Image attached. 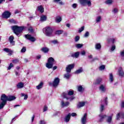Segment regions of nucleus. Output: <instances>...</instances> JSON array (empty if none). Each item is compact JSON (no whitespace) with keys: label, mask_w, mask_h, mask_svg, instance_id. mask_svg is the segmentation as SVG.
Wrapping results in <instances>:
<instances>
[{"label":"nucleus","mask_w":124,"mask_h":124,"mask_svg":"<svg viewBox=\"0 0 124 124\" xmlns=\"http://www.w3.org/2000/svg\"><path fill=\"white\" fill-rule=\"evenodd\" d=\"M16 99V97H15V96H6L5 94H2L0 97L1 102H0V110L3 109V107L6 105V102H7V101H13V100H15Z\"/></svg>","instance_id":"obj_1"},{"label":"nucleus","mask_w":124,"mask_h":124,"mask_svg":"<svg viewBox=\"0 0 124 124\" xmlns=\"http://www.w3.org/2000/svg\"><path fill=\"white\" fill-rule=\"evenodd\" d=\"M74 94V91H69L67 93L65 92L63 93L62 96H63V98H66V99L67 100H69L70 101H72V100L75 98L74 96H71L73 95Z\"/></svg>","instance_id":"obj_2"},{"label":"nucleus","mask_w":124,"mask_h":124,"mask_svg":"<svg viewBox=\"0 0 124 124\" xmlns=\"http://www.w3.org/2000/svg\"><path fill=\"white\" fill-rule=\"evenodd\" d=\"M26 27L25 26H20L19 27L17 25L13 26L12 27V29L13 31H14V32L16 34V35H19L25 29H26Z\"/></svg>","instance_id":"obj_3"},{"label":"nucleus","mask_w":124,"mask_h":124,"mask_svg":"<svg viewBox=\"0 0 124 124\" xmlns=\"http://www.w3.org/2000/svg\"><path fill=\"white\" fill-rule=\"evenodd\" d=\"M43 32H44L46 36H52L53 29L50 27H46L43 29Z\"/></svg>","instance_id":"obj_4"},{"label":"nucleus","mask_w":124,"mask_h":124,"mask_svg":"<svg viewBox=\"0 0 124 124\" xmlns=\"http://www.w3.org/2000/svg\"><path fill=\"white\" fill-rule=\"evenodd\" d=\"M54 62H55V59L52 57H50L48 58L47 62L46 63V67L50 69V68H53V65H54Z\"/></svg>","instance_id":"obj_5"},{"label":"nucleus","mask_w":124,"mask_h":124,"mask_svg":"<svg viewBox=\"0 0 124 124\" xmlns=\"http://www.w3.org/2000/svg\"><path fill=\"white\" fill-rule=\"evenodd\" d=\"M108 104V98L106 97L104 98L103 100L101 102V107L100 108V110L101 112H102L104 110V107L107 106Z\"/></svg>","instance_id":"obj_6"},{"label":"nucleus","mask_w":124,"mask_h":124,"mask_svg":"<svg viewBox=\"0 0 124 124\" xmlns=\"http://www.w3.org/2000/svg\"><path fill=\"white\" fill-rule=\"evenodd\" d=\"M60 84V78H56L54 79L53 82H49V85L50 87H53L54 88H57Z\"/></svg>","instance_id":"obj_7"},{"label":"nucleus","mask_w":124,"mask_h":124,"mask_svg":"<svg viewBox=\"0 0 124 124\" xmlns=\"http://www.w3.org/2000/svg\"><path fill=\"white\" fill-rule=\"evenodd\" d=\"M80 3L81 5L85 6L86 4L88 5V6H92V2H91V0H79Z\"/></svg>","instance_id":"obj_8"},{"label":"nucleus","mask_w":124,"mask_h":124,"mask_svg":"<svg viewBox=\"0 0 124 124\" xmlns=\"http://www.w3.org/2000/svg\"><path fill=\"white\" fill-rule=\"evenodd\" d=\"M75 64L74 63L68 65L66 67V71L67 73H70L71 70L74 68Z\"/></svg>","instance_id":"obj_9"},{"label":"nucleus","mask_w":124,"mask_h":124,"mask_svg":"<svg viewBox=\"0 0 124 124\" xmlns=\"http://www.w3.org/2000/svg\"><path fill=\"white\" fill-rule=\"evenodd\" d=\"M87 117H88V114L85 113L82 117H81L80 122L81 124H87Z\"/></svg>","instance_id":"obj_10"},{"label":"nucleus","mask_w":124,"mask_h":124,"mask_svg":"<svg viewBox=\"0 0 124 124\" xmlns=\"http://www.w3.org/2000/svg\"><path fill=\"white\" fill-rule=\"evenodd\" d=\"M11 14L8 11H5L2 14V17L5 19H8L10 17Z\"/></svg>","instance_id":"obj_11"},{"label":"nucleus","mask_w":124,"mask_h":124,"mask_svg":"<svg viewBox=\"0 0 124 124\" xmlns=\"http://www.w3.org/2000/svg\"><path fill=\"white\" fill-rule=\"evenodd\" d=\"M25 37L26 38H27V39H28L29 40H30V41H31V42H34V41L36 40V39H35L34 37H32L31 35L30 34L25 35Z\"/></svg>","instance_id":"obj_12"},{"label":"nucleus","mask_w":124,"mask_h":124,"mask_svg":"<svg viewBox=\"0 0 124 124\" xmlns=\"http://www.w3.org/2000/svg\"><path fill=\"white\" fill-rule=\"evenodd\" d=\"M99 90L101 93H105V92H106V85L101 84L99 87Z\"/></svg>","instance_id":"obj_13"},{"label":"nucleus","mask_w":124,"mask_h":124,"mask_svg":"<svg viewBox=\"0 0 124 124\" xmlns=\"http://www.w3.org/2000/svg\"><path fill=\"white\" fill-rule=\"evenodd\" d=\"M3 51L4 52H6V53H8L9 56L12 55V54H13V50H12L10 49H9L8 48H5L3 49Z\"/></svg>","instance_id":"obj_14"},{"label":"nucleus","mask_w":124,"mask_h":124,"mask_svg":"<svg viewBox=\"0 0 124 124\" xmlns=\"http://www.w3.org/2000/svg\"><path fill=\"white\" fill-rule=\"evenodd\" d=\"M79 55H80V52H76L74 53H72L71 57H72V58H75V59H77L78 58H79Z\"/></svg>","instance_id":"obj_15"},{"label":"nucleus","mask_w":124,"mask_h":124,"mask_svg":"<svg viewBox=\"0 0 124 124\" xmlns=\"http://www.w3.org/2000/svg\"><path fill=\"white\" fill-rule=\"evenodd\" d=\"M118 73L119 76L121 77H124V70H123V68L122 67H120L119 70H118Z\"/></svg>","instance_id":"obj_16"},{"label":"nucleus","mask_w":124,"mask_h":124,"mask_svg":"<svg viewBox=\"0 0 124 124\" xmlns=\"http://www.w3.org/2000/svg\"><path fill=\"white\" fill-rule=\"evenodd\" d=\"M71 117V114L69 113L68 115H67L64 118V122L66 123H68L70 120V118Z\"/></svg>","instance_id":"obj_17"},{"label":"nucleus","mask_w":124,"mask_h":124,"mask_svg":"<svg viewBox=\"0 0 124 124\" xmlns=\"http://www.w3.org/2000/svg\"><path fill=\"white\" fill-rule=\"evenodd\" d=\"M61 105L62 108L67 107L69 105V102H66L64 103L63 101H61Z\"/></svg>","instance_id":"obj_18"},{"label":"nucleus","mask_w":124,"mask_h":124,"mask_svg":"<svg viewBox=\"0 0 124 124\" xmlns=\"http://www.w3.org/2000/svg\"><path fill=\"white\" fill-rule=\"evenodd\" d=\"M9 40L11 44L12 45H15V43L14 42V37L13 36H11L9 38Z\"/></svg>","instance_id":"obj_19"},{"label":"nucleus","mask_w":124,"mask_h":124,"mask_svg":"<svg viewBox=\"0 0 124 124\" xmlns=\"http://www.w3.org/2000/svg\"><path fill=\"white\" fill-rule=\"evenodd\" d=\"M16 88L17 89H22V88H24V83H23V82H19L16 85Z\"/></svg>","instance_id":"obj_20"},{"label":"nucleus","mask_w":124,"mask_h":124,"mask_svg":"<svg viewBox=\"0 0 124 124\" xmlns=\"http://www.w3.org/2000/svg\"><path fill=\"white\" fill-rule=\"evenodd\" d=\"M47 20V16H46L43 15L40 17L41 22H45Z\"/></svg>","instance_id":"obj_21"},{"label":"nucleus","mask_w":124,"mask_h":124,"mask_svg":"<svg viewBox=\"0 0 124 124\" xmlns=\"http://www.w3.org/2000/svg\"><path fill=\"white\" fill-rule=\"evenodd\" d=\"M84 106H85L84 102H80L77 105L78 108H81V107H84Z\"/></svg>","instance_id":"obj_22"},{"label":"nucleus","mask_w":124,"mask_h":124,"mask_svg":"<svg viewBox=\"0 0 124 124\" xmlns=\"http://www.w3.org/2000/svg\"><path fill=\"white\" fill-rule=\"evenodd\" d=\"M102 81V78H97L95 82V85H99V84L101 83Z\"/></svg>","instance_id":"obj_23"},{"label":"nucleus","mask_w":124,"mask_h":124,"mask_svg":"<svg viewBox=\"0 0 124 124\" xmlns=\"http://www.w3.org/2000/svg\"><path fill=\"white\" fill-rule=\"evenodd\" d=\"M95 48L96 50H100L101 49V45L100 43H97L95 45Z\"/></svg>","instance_id":"obj_24"},{"label":"nucleus","mask_w":124,"mask_h":124,"mask_svg":"<svg viewBox=\"0 0 124 124\" xmlns=\"http://www.w3.org/2000/svg\"><path fill=\"white\" fill-rule=\"evenodd\" d=\"M56 23H61L62 22V17L60 16H56L55 18Z\"/></svg>","instance_id":"obj_25"},{"label":"nucleus","mask_w":124,"mask_h":124,"mask_svg":"<svg viewBox=\"0 0 124 124\" xmlns=\"http://www.w3.org/2000/svg\"><path fill=\"white\" fill-rule=\"evenodd\" d=\"M82 72H83V68L81 67L75 72V74H80Z\"/></svg>","instance_id":"obj_26"},{"label":"nucleus","mask_w":124,"mask_h":124,"mask_svg":"<svg viewBox=\"0 0 124 124\" xmlns=\"http://www.w3.org/2000/svg\"><path fill=\"white\" fill-rule=\"evenodd\" d=\"M106 121L108 124H111L112 122V116H108Z\"/></svg>","instance_id":"obj_27"},{"label":"nucleus","mask_w":124,"mask_h":124,"mask_svg":"<svg viewBox=\"0 0 124 124\" xmlns=\"http://www.w3.org/2000/svg\"><path fill=\"white\" fill-rule=\"evenodd\" d=\"M38 10L41 12V13H43V12H44V8L42 6H39L38 7Z\"/></svg>","instance_id":"obj_28"},{"label":"nucleus","mask_w":124,"mask_h":124,"mask_svg":"<svg viewBox=\"0 0 124 124\" xmlns=\"http://www.w3.org/2000/svg\"><path fill=\"white\" fill-rule=\"evenodd\" d=\"M99 117H100V122H102V121H103V119L106 118L107 116L105 115H103L102 114H100Z\"/></svg>","instance_id":"obj_29"},{"label":"nucleus","mask_w":124,"mask_h":124,"mask_svg":"<svg viewBox=\"0 0 124 124\" xmlns=\"http://www.w3.org/2000/svg\"><path fill=\"white\" fill-rule=\"evenodd\" d=\"M70 73H67L66 74H64V78H65V79H68L69 78H70Z\"/></svg>","instance_id":"obj_30"},{"label":"nucleus","mask_w":124,"mask_h":124,"mask_svg":"<svg viewBox=\"0 0 124 124\" xmlns=\"http://www.w3.org/2000/svg\"><path fill=\"white\" fill-rule=\"evenodd\" d=\"M42 52H44V53H48L49 52V48L47 47H43L42 48Z\"/></svg>","instance_id":"obj_31"},{"label":"nucleus","mask_w":124,"mask_h":124,"mask_svg":"<svg viewBox=\"0 0 124 124\" xmlns=\"http://www.w3.org/2000/svg\"><path fill=\"white\" fill-rule=\"evenodd\" d=\"M43 86V82H41L38 86H36V89L37 90H40V89H42Z\"/></svg>","instance_id":"obj_32"},{"label":"nucleus","mask_w":124,"mask_h":124,"mask_svg":"<svg viewBox=\"0 0 124 124\" xmlns=\"http://www.w3.org/2000/svg\"><path fill=\"white\" fill-rule=\"evenodd\" d=\"M109 81H110V83H112V82H113V81H114V77H113L112 74H109Z\"/></svg>","instance_id":"obj_33"},{"label":"nucleus","mask_w":124,"mask_h":124,"mask_svg":"<svg viewBox=\"0 0 124 124\" xmlns=\"http://www.w3.org/2000/svg\"><path fill=\"white\" fill-rule=\"evenodd\" d=\"M83 45L81 44H77L76 45V47L78 49H80V48H82L83 47Z\"/></svg>","instance_id":"obj_34"},{"label":"nucleus","mask_w":124,"mask_h":124,"mask_svg":"<svg viewBox=\"0 0 124 124\" xmlns=\"http://www.w3.org/2000/svg\"><path fill=\"white\" fill-rule=\"evenodd\" d=\"M62 32H63V31L62 30H58L55 31V34L60 35V34H62Z\"/></svg>","instance_id":"obj_35"},{"label":"nucleus","mask_w":124,"mask_h":124,"mask_svg":"<svg viewBox=\"0 0 124 124\" xmlns=\"http://www.w3.org/2000/svg\"><path fill=\"white\" fill-rule=\"evenodd\" d=\"M84 88L82 86L80 85L78 87V91L80 93H82V92H84Z\"/></svg>","instance_id":"obj_36"},{"label":"nucleus","mask_w":124,"mask_h":124,"mask_svg":"<svg viewBox=\"0 0 124 124\" xmlns=\"http://www.w3.org/2000/svg\"><path fill=\"white\" fill-rule=\"evenodd\" d=\"M115 41V39L113 38H108V42L109 43H114Z\"/></svg>","instance_id":"obj_37"},{"label":"nucleus","mask_w":124,"mask_h":124,"mask_svg":"<svg viewBox=\"0 0 124 124\" xmlns=\"http://www.w3.org/2000/svg\"><path fill=\"white\" fill-rule=\"evenodd\" d=\"M28 26L29 28L28 29L29 31H30V32H32L33 31V29H32V27H31V25L28 24Z\"/></svg>","instance_id":"obj_38"},{"label":"nucleus","mask_w":124,"mask_h":124,"mask_svg":"<svg viewBox=\"0 0 124 124\" xmlns=\"http://www.w3.org/2000/svg\"><path fill=\"white\" fill-rule=\"evenodd\" d=\"M21 96H24V100H27L28 99V95L25 94L24 93H22L20 94Z\"/></svg>","instance_id":"obj_39"},{"label":"nucleus","mask_w":124,"mask_h":124,"mask_svg":"<svg viewBox=\"0 0 124 124\" xmlns=\"http://www.w3.org/2000/svg\"><path fill=\"white\" fill-rule=\"evenodd\" d=\"M112 12H113V13H114V14H116V13H118V12H119V9L115 8L112 10Z\"/></svg>","instance_id":"obj_40"},{"label":"nucleus","mask_w":124,"mask_h":124,"mask_svg":"<svg viewBox=\"0 0 124 124\" xmlns=\"http://www.w3.org/2000/svg\"><path fill=\"white\" fill-rule=\"evenodd\" d=\"M26 51H27V48H26V47L23 46L21 49L20 52L21 53H25Z\"/></svg>","instance_id":"obj_41"},{"label":"nucleus","mask_w":124,"mask_h":124,"mask_svg":"<svg viewBox=\"0 0 124 124\" xmlns=\"http://www.w3.org/2000/svg\"><path fill=\"white\" fill-rule=\"evenodd\" d=\"M106 3L107 4H112V3H113V0H107V1H106Z\"/></svg>","instance_id":"obj_42"},{"label":"nucleus","mask_w":124,"mask_h":124,"mask_svg":"<svg viewBox=\"0 0 124 124\" xmlns=\"http://www.w3.org/2000/svg\"><path fill=\"white\" fill-rule=\"evenodd\" d=\"M101 20V16H97L96 18V23H99V22H100Z\"/></svg>","instance_id":"obj_43"},{"label":"nucleus","mask_w":124,"mask_h":124,"mask_svg":"<svg viewBox=\"0 0 124 124\" xmlns=\"http://www.w3.org/2000/svg\"><path fill=\"white\" fill-rule=\"evenodd\" d=\"M84 30H85V27L84 26H82L81 27V28H80L78 30V32H82V31H84Z\"/></svg>","instance_id":"obj_44"},{"label":"nucleus","mask_w":124,"mask_h":124,"mask_svg":"<svg viewBox=\"0 0 124 124\" xmlns=\"http://www.w3.org/2000/svg\"><path fill=\"white\" fill-rule=\"evenodd\" d=\"M80 40V37L79 36H77L76 37H75V41L76 42H78V41H79V40Z\"/></svg>","instance_id":"obj_45"},{"label":"nucleus","mask_w":124,"mask_h":124,"mask_svg":"<svg viewBox=\"0 0 124 124\" xmlns=\"http://www.w3.org/2000/svg\"><path fill=\"white\" fill-rule=\"evenodd\" d=\"M12 62L13 63H18V62H19V60L18 59H15L12 60Z\"/></svg>","instance_id":"obj_46"},{"label":"nucleus","mask_w":124,"mask_h":124,"mask_svg":"<svg viewBox=\"0 0 124 124\" xmlns=\"http://www.w3.org/2000/svg\"><path fill=\"white\" fill-rule=\"evenodd\" d=\"M14 65L12 63H11L9 66V67H8V70H10V69H11V68H12V67H13Z\"/></svg>","instance_id":"obj_47"},{"label":"nucleus","mask_w":124,"mask_h":124,"mask_svg":"<svg viewBox=\"0 0 124 124\" xmlns=\"http://www.w3.org/2000/svg\"><path fill=\"white\" fill-rule=\"evenodd\" d=\"M105 68V66H104V65H102L99 67V70H104Z\"/></svg>","instance_id":"obj_48"},{"label":"nucleus","mask_w":124,"mask_h":124,"mask_svg":"<svg viewBox=\"0 0 124 124\" xmlns=\"http://www.w3.org/2000/svg\"><path fill=\"white\" fill-rule=\"evenodd\" d=\"M90 35V33L89 31H86L84 34V37H88Z\"/></svg>","instance_id":"obj_49"},{"label":"nucleus","mask_w":124,"mask_h":124,"mask_svg":"<svg viewBox=\"0 0 124 124\" xmlns=\"http://www.w3.org/2000/svg\"><path fill=\"white\" fill-rule=\"evenodd\" d=\"M48 110V107L47 106H45L43 109V112H46Z\"/></svg>","instance_id":"obj_50"},{"label":"nucleus","mask_w":124,"mask_h":124,"mask_svg":"<svg viewBox=\"0 0 124 124\" xmlns=\"http://www.w3.org/2000/svg\"><path fill=\"white\" fill-rule=\"evenodd\" d=\"M51 43L53 44H58V41L56 40H54L51 41Z\"/></svg>","instance_id":"obj_51"},{"label":"nucleus","mask_w":124,"mask_h":124,"mask_svg":"<svg viewBox=\"0 0 124 124\" xmlns=\"http://www.w3.org/2000/svg\"><path fill=\"white\" fill-rule=\"evenodd\" d=\"M121 118V114L120 112L118 113L116 116V120H119Z\"/></svg>","instance_id":"obj_52"},{"label":"nucleus","mask_w":124,"mask_h":124,"mask_svg":"<svg viewBox=\"0 0 124 124\" xmlns=\"http://www.w3.org/2000/svg\"><path fill=\"white\" fill-rule=\"evenodd\" d=\"M115 49H116V46L115 45H113L111 47V51H114V50H115Z\"/></svg>","instance_id":"obj_53"},{"label":"nucleus","mask_w":124,"mask_h":124,"mask_svg":"<svg viewBox=\"0 0 124 124\" xmlns=\"http://www.w3.org/2000/svg\"><path fill=\"white\" fill-rule=\"evenodd\" d=\"M15 73L16 76H20V73H19V72L16 70H15Z\"/></svg>","instance_id":"obj_54"},{"label":"nucleus","mask_w":124,"mask_h":124,"mask_svg":"<svg viewBox=\"0 0 124 124\" xmlns=\"http://www.w3.org/2000/svg\"><path fill=\"white\" fill-rule=\"evenodd\" d=\"M39 124H46V122L44 120H41L39 122Z\"/></svg>","instance_id":"obj_55"},{"label":"nucleus","mask_w":124,"mask_h":124,"mask_svg":"<svg viewBox=\"0 0 124 124\" xmlns=\"http://www.w3.org/2000/svg\"><path fill=\"white\" fill-rule=\"evenodd\" d=\"M81 55H82V56H85L86 55V51H85V50L81 51Z\"/></svg>","instance_id":"obj_56"},{"label":"nucleus","mask_w":124,"mask_h":124,"mask_svg":"<svg viewBox=\"0 0 124 124\" xmlns=\"http://www.w3.org/2000/svg\"><path fill=\"white\" fill-rule=\"evenodd\" d=\"M72 6L73 8H76V7H77V4L76 3L73 4Z\"/></svg>","instance_id":"obj_57"},{"label":"nucleus","mask_w":124,"mask_h":124,"mask_svg":"<svg viewBox=\"0 0 124 124\" xmlns=\"http://www.w3.org/2000/svg\"><path fill=\"white\" fill-rule=\"evenodd\" d=\"M120 116L121 118H123V119H124V113L120 112Z\"/></svg>","instance_id":"obj_58"},{"label":"nucleus","mask_w":124,"mask_h":124,"mask_svg":"<svg viewBox=\"0 0 124 124\" xmlns=\"http://www.w3.org/2000/svg\"><path fill=\"white\" fill-rule=\"evenodd\" d=\"M77 114H76V113L73 112V113H72L71 114V116L72 117H75V116H77Z\"/></svg>","instance_id":"obj_59"},{"label":"nucleus","mask_w":124,"mask_h":124,"mask_svg":"<svg viewBox=\"0 0 124 124\" xmlns=\"http://www.w3.org/2000/svg\"><path fill=\"white\" fill-rule=\"evenodd\" d=\"M37 60H39L40 59H41V55H38L36 56Z\"/></svg>","instance_id":"obj_60"},{"label":"nucleus","mask_w":124,"mask_h":124,"mask_svg":"<svg viewBox=\"0 0 124 124\" xmlns=\"http://www.w3.org/2000/svg\"><path fill=\"white\" fill-rule=\"evenodd\" d=\"M121 107H122V108H124V101H122V102L121 103Z\"/></svg>","instance_id":"obj_61"},{"label":"nucleus","mask_w":124,"mask_h":124,"mask_svg":"<svg viewBox=\"0 0 124 124\" xmlns=\"http://www.w3.org/2000/svg\"><path fill=\"white\" fill-rule=\"evenodd\" d=\"M121 56H122V57H124V50L121 52Z\"/></svg>","instance_id":"obj_62"},{"label":"nucleus","mask_w":124,"mask_h":124,"mask_svg":"<svg viewBox=\"0 0 124 124\" xmlns=\"http://www.w3.org/2000/svg\"><path fill=\"white\" fill-rule=\"evenodd\" d=\"M20 12L18 10H16L15 12V14H18Z\"/></svg>","instance_id":"obj_63"},{"label":"nucleus","mask_w":124,"mask_h":124,"mask_svg":"<svg viewBox=\"0 0 124 124\" xmlns=\"http://www.w3.org/2000/svg\"><path fill=\"white\" fill-rule=\"evenodd\" d=\"M88 58L89 59H93V56L92 55L88 56Z\"/></svg>","instance_id":"obj_64"}]
</instances>
